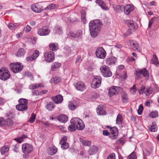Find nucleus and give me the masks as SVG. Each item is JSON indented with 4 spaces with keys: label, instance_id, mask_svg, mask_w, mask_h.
Masks as SVG:
<instances>
[{
    "label": "nucleus",
    "instance_id": "40",
    "mask_svg": "<svg viewBox=\"0 0 159 159\" xmlns=\"http://www.w3.org/2000/svg\"><path fill=\"white\" fill-rule=\"evenodd\" d=\"M124 9V7L123 6L117 5L116 7V10L118 12H120L123 11Z\"/></svg>",
    "mask_w": 159,
    "mask_h": 159
},
{
    "label": "nucleus",
    "instance_id": "62",
    "mask_svg": "<svg viewBox=\"0 0 159 159\" xmlns=\"http://www.w3.org/2000/svg\"><path fill=\"white\" fill-rule=\"evenodd\" d=\"M103 134L104 135L107 136L108 135H110V133L107 130H104L103 131Z\"/></svg>",
    "mask_w": 159,
    "mask_h": 159
},
{
    "label": "nucleus",
    "instance_id": "12",
    "mask_svg": "<svg viewBox=\"0 0 159 159\" xmlns=\"http://www.w3.org/2000/svg\"><path fill=\"white\" fill-rule=\"evenodd\" d=\"M127 45L132 48L133 50L139 51V46L138 43L135 41L133 40H128L127 42Z\"/></svg>",
    "mask_w": 159,
    "mask_h": 159
},
{
    "label": "nucleus",
    "instance_id": "17",
    "mask_svg": "<svg viewBox=\"0 0 159 159\" xmlns=\"http://www.w3.org/2000/svg\"><path fill=\"white\" fill-rule=\"evenodd\" d=\"M39 52L38 51H34V53L31 56L28 57L26 58V60L28 61H31L35 59L39 56Z\"/></svg>",
    "mask_w": 159,
    "mask_h": 159
},
{
    "label": "nucleus",
    "instance_id": "45",
    "mask_svg": "<svg viewBox=\"0 0 159 159\" xmlns=\"http://www.w3.org/2000/svg\"><path fill=\"white\" fill-rule=\"evenodd\" d=\"M69 147V144L66 142H63V143L61 144V148L63 149H66L68 148Z\"/></svg>",
    "mask_w": 159,
    "mask_h": 159
},
{
    "label": "nucleus",
    "instance_id": "4",
    "mask_svg": "<svg viewBox=\"0 0 159 159\" xmlns=\"http://www.w3.org/2000/svg\"><path fill=\"white\" fill-rule=\"evenodd\" d=\"M10 74L7 68L3 67L0 69V79L3 80H6L10 77Z\"/></svg>",
    "mask_w": 159,
    "mask_h": 159
},
{
    "label": "nucleus",
    "instance_id": "27",
    "mask_svg": "<svg viewBox=\"0 0 159 159\" xmlns=\"http://www.w3.org/2000/svg\"><path fill=\"white\" fill-rule=\"evenodd\" d=\"M54 107V103L52 102H50L47 103L46 108L48 111H51L53 109Z\"/></svg>",
    "mask_w": 159,
    "mask_h": 159
},
{
    "label": "nucleus",
    "instance_id": "41",
    "mask_svg": "<svg viewBox=\"0 0 159 159\" xmlns=\"http://www.w3.org/2000/svg\"><path fill=\"white\" fill-rule=\"evenodd\" d=\"M13 124V120L10 119H7L5 120V125L8 126H11Z\"/></svg>",
    "mask_w": 159,
    "mask_h": 159
},
{
    "label": "nucleus",
    "instance_id": "26",
    "mask_svg": "<svg viewBox=\"0 0 159 159\" xmlns=\"http://www.w3.org/2000/svg\"><path fill=\"white\" fill-rule=\"evenodd\" d=\"M82 31L81 30H78L76 32H71L70 36L73 38H77L82 35Z\"/></svg>",
    "mask_w": 159,
    "mask_h": 159
},
{
    "label": "nucleus",
    "instance_id": "56",
    "mask_svg": "<svg viewBox=\"0 0 159 159\" xmlns=\"http://www.w3.org/2000/svg\"><path fill=\"white\" fill-rule=\"evenodd\" d=\"M129 159H136V156L135 153L133 152L128 157Z\"/></svg>",
    "mask_w": 159,
    "mask_h": 159
},
{
    "label": "nucleus",
    "instance_id": "14",
    "mask_svg": "<svg viewBox=\"0 0 159 159\" xmlns=\"http://www.w3.org/2000/svg\"><path fill=\"white\" fill-rule=\"evenodd\" d=\"M117 129L116 127H113L110 129V137L112 139H114L116 138L118 135Z\"/></svg>",
    "mask_w": 159,
    "mask_h": 159
},
{
    "label": "nucleus",
    "instance_id": "29",
    "mask_svg": "<svg viewBox=\"0 0 159 159\" xmlns=\"http://www.w3.org/2000/svg\"><path fill=\"white\" fill-rule=\"evenodd\" d=\"M131 7L130 5H127L125 7H124L123 11L126 14H129L131 11L132 10V8H131Z\"/></svg>",
    "mask_w": 159,
    "mask_h": 159
},
{
    "label": "nucleus",
    "instance_id": "25",
    "mask_svg": "<svg viewBox=\"0 0 159 159\" xmlns=\"http://www.w3.org/2000/svg\"><path fill=\"white\" fill-rule=\"evenodd\" d=\"M44 87L43 84L42 83H40L31 84L29 88L31 89H34L39 87Z\"/></svg>",
    "mask_w": 159,
    "mask_h": 159
},
{
    "label": "nucleus",
    "instance_id": "64",
    "mask_svg": "<svg viewBox=\"0 0 159 159\" xmlns=\"http://www.w3.org/2000/svg\"><path fill=\"white\" fill-rule=\"evenodd\" d=\"M5 101L2 98H0V104L2 105L4 104Z\"/></svg>",
    "mask_w": 159,
    "mask_h": 159
},
{
    "label": "nucleus",
    "instance_id": "11",
    "mask_svg": "<svg viewBox=\"0 0 159 159\" xmlns=\"http://www.w3.org/2000/svg\"><path fill=\"white\" fill-rule=\"evenodd\" d=\"M44 56L45 57V60L48 62H52L53 61L54 59V54L52 52H45Z\"/></svg>",
    "mask_w": 159,
    "mask_h": 159
},
{
    "label": "nucleus",
    "instance_id": "55",
    "mask_svg": "<svg viewBox=\"0 0 159 159\" xmlns=\"http://www.w3.org/2000/svg\"><path fill=\"white\" fill-rule=\"evenodd\" d=\"M143 109V107L142 105L141 104L139 106L138 109V114L139 115H140L141 114L142 112Z\"/></svg>",
    "mask_w": 159,
    "mask_h": 159
},
{
    "label": "nucleus",
    "instance_id": "2",
    "mask_svg": "<svg viewBox=\"0 0 159 159\" xmlns=\"http://www.w3.org/2000/svg\"><path fill=\"white\" fill-rule=\"evenodd\" d=\"M70 123L73 125L79 130H82L85 127V125L82 120L78 118H74L71 119Z\"/></svg>",
    "mask_w": 159,
    "mask_h": 159
},
{
    "label": "nucleus",
    "instance_id": "7",
    "mask_svg": "<svg viewBox=\"0 0 159 159\" xmlns=\"http://www.w3.org/2000/svg\"><path fill=\"white\" fill-rule=\"evenodd\" d=\"M95 54L98 58L103 59L106 57V52L103 48L100 47L96 49Z\"/></svg>",
    "mask_w": 159,
    "mask_h": 159
},
{
    "label": "nucleus",
    "instance_id": "32",
    "mask_svg": "<svg viewBox=\"0 0 159 159\" xmlns=\"http://www.w3.org/2000/svg\"><path fill=\"white\" fill-rule=\"evenodd\" d=\"M61 66V64L58 62H54L53 63L51 67V70L52 71L55 70L56 69L59 68Z\"/></svg>",
    "mask_w": 159,
    "mask_h": 159
},
{
    "label": "nucleus",
    "instance_id": "53",
    "mask_svg": "<svg viewBox=\"0 0 159 159\" xmlns=\"http://www.w3.org/2000/svg\"><path fill=\"white\" fill-rule=\"evenodd\" d=\"M75 127L73 125L71 124V125L69 126L68 129L70 131H74L75 130Z\"/></svg>",
    "mask_w": 159,
    "mask_h": 159
},
{
    "label": "nucleus",
    "instance_id": "34",
    "mask_svg": "<svg viewBox=\"0 0 159 159\" xmlns=\"http://www.w3.org/2000/svg\"><path fill=\"white\" fill-rule=\"evenodd\" d=\"M151 63L155 65H158L159 62L158 60V58L156 54H153V58L151 61Z\"/></svg>",
    "mask_w": 159,
    "mask_h": 159
},
{
    "label": "nucleus",
    "instance_id": "61",
    "mask_svg": "<svg viewBox=\"0 0 159 159\" xmlns=\"http://www.w3.org/2000/svg\"><path fill=\"white\" fill-rule=\"evenodd\" d=\"M5 123V120L2 118H0V125H2Z\"/></svg>",
    "mask_w": 159,
    "mask_h": 159
},
{
    "label": "nucleus",
    "instance_id": "44",
    "mask_svg": "<svg viewBox=\"0 0 159 159\" xmlns=\"http://www.w3.org/2000/svg\"><path fill=\"white\" fill-rule=\"evenodd\" d=\"M56 33L58 34L62 33V28L60 26H57L55 28Z\"/></svg>",
    "mask_w": 159,
    "mask_h": 159
},
{
    "label": "nucleus",
    "instance_id": "42",
    "mask_svg": "<svg viewBox=\"0 0 159 159\" xmlns=\"http://www.w3.org/2000/svg\"><path fill=\"white\" fill-rule=\"evenodd\" d=\"M122 116L120 114H118L116 118V123L118 124H120L122 123Z\"/></svg>",
    "mask_w": 159,
    "mask_h": 159
},
{
    "label": "nucleus",
    "instance_id": "20",
    "mask_svg": "<svg viewBox=\"0 0 159 159\" xmlns=\"http://www.w3.org/2000/svg\"><path fill=\"white\" fill-rule=\"evenodd\" d=\"M96 2L98 3L103 10H107L108 8L105 3L102 0H96Z\"/></svg>",
    "mask_w": 159,
    "mask_h": 159
},
{
    "label": "nucleus",
    "instance_id": "8",
    "mask_svg": "<svg viewBox=\"0 0 159 159\" xmlns=\"http://www.w3.org/2000/svg\"><path fill=\"white\" fill-rule=\"evenodd\" d=\"M22 152L25 154H28L31 152L33 148L32 146L30 144L25 143L22 145Z\"/></svg>",
    "mask_w": 159,
    "mask_h": 159
},
{
    "label": "nucleus",
    "instance_id": "22",
    "mask_svg": "<svg viewBox=\"0 0 159 159\" xmlns=\"http://www.w3.org/2000/svg\"><path fill=\"white\" fill-rule=\"evenodd\" d=\"M16 108L19 111H25L27 109L28 106L26 105H21V104H19L16 106Z\"/></svg>",
    "mask_w": 159,
    "mask_h": 159
},
{
    "label": "nucleus",
    "instance_id": "52",
    "mask_svg": "<svg viewBox=\"0 0 159 159\" xmlns=\"http://www.w3.org/2000/svg\"><path fill=\"white\" fill-rule=\"evenodd\" d=\"M144 93L146 96H148L149 94L152 93V91L151 89L149 88H147L145 89Z\"/></svg>",
    "mask_w": 159,
    "mask_h": 159
},
{
    "label": "nucleus",
    "instance_id": "39",
    "mask_svg": "<svg viewBox=\"0 0 159 159\" xmlns=\"http://www.w3.org/2000/svg\"><path fill=\"white\" fill-rule=\"evenodd\" d=\"M69 108L71 110H75L77 107L76 105L71 102L69 103Z\"/></svg>",
    "mask_w": 159,
    "mask_h": 159
},
{
    "label": "nucleus",
    "instance_id": "43",
    "mask_svg": "<svg viewBox=\"0 0 159 159\" xmlns=\"http://www.w3.org/2000/svg\"><path fill=\"white\" fill-rule=\"evenodd\" d=\"M158 116V112L157 111L152 112L150 114V116L152 118H156Z\"/></svg>",
    "mask_w": 159,
    "mask_h": 159
},
{
    "label": "nucleus",
    "instance_id": "37",
    "mask_svg": "<svg viewBox=\"0 0 159 159\" xmlns=\"http://www.w3.org/2000/svg\"><path fill=\"white\" fill-rule=\"evenodd\" d=\"M28 102V100L27 99L24 98H20L18 101V102L19 103V104H21V105H27V104Z\"/></svg>",
    "mask_w": 159,
    "mask_h": 159
},
{
    "label": "nucleus",
    "instance_id": "23",
    "mask_svg": "<svg viewBox=\"0 0 159 159\" xmlns=\"http://www.w3.org/2000/svg\"><path fill=\"white\" fill-rule=\"evenodd\" d=\"M102 106H99L98 107L97 109V114L99 115H104L106 114V111L103 109Z\"/></svg>",
    "mask_w": 159,
    "mask_h": 159
},
{
    "label": "nucleus",
    "instance_id": "38",
    "mask_svg": "<svg viewBox=\"0 0 159 159\" xmlns=\"http://www.w3.org/2000/svg\"><path fill=\"white\" fill-rule=\"evenodd\" d=\"M9 148L8 147L5 146L1 148V152L2 155H4L6 152H7L9 151Z\"/></svg>",
    "mask_w": 159,
    "mask_h": 159
},
{
    "label": "nucleus",
    "instance_id": "49",
    "mask_svg": "<svg viewBox=\"0 0 159 159\" xmlns=\"http://www.w3.org/2000/svg\"><path fill=\"white\" fill-rule=\"evenodd\" d=\"M157 128L156 125H154L151 126L149 129L150 131L152 132H155L157 130Z\"/></svg>",
    "mask_w": 159,
    "mask_h": 159
},
{
    "label": "nucleus",
    "instance_id": "46",
    "mask_svg": "<svg viewBox=\"0 0 159 159\" xmlns=\"http://www.w3.org/2000/svg\"><path fill=\"white\" fill-rule=\"evenodd\" d=\"M56 8V6L54 4H51L48 6L47 7L45 8L46 10H48L50 9H53Z\"/></svg>",
    "mask_w": 159,
    "mask_h": 159
},
{
    "label": "nucleus",
    "instance_id": "9",
    "mask_svg": "<svg viewBox=\"0 0 159 159\" xmlns=\"http://www.w3.org/2000/svg\"><path fill=\"white\" fill-rule=\"evenodd\" d=\"M50 32L49 28L46 26H43L38 30L37 34L40 36H46L48 35Z\"/></svg>",
    "mask_w": 159,
    "mask_h": 159
},
{
    "label": "nucleus",
    "instance_id": "57",
    "mask_svg": "<svg viewBox=\"0 0 159 159\" xmlns=\"http://www.w3.org/2000/svg\"><path fill=\"white\" fill-rule=\"evenodd\" d=\"M8 26V27L11 30H15L16 28V26L12 23H9Z\"/></svg>",
    "mask_w": 159,
    "mask_h": 159
},
{
    "label": "nucleus",
    "instance_id": "28",
    "mask_svg": "<svg viewBox=\"0 0 159 159\" xmlns=\"http://www.w3.org/2000/svg\"><path fill=\"white\" fill-rule=\"evenodd\" d=\"M32 10L37 13H40L41 11V8L38 5H33L31 6Z\"/></svg>",
    "mask_w": 159,
    "mask_h": 159
},
{
    "label": "nucleus",
    "instance_id": "5",
    "mask_svg": "<svg viewBox=\"0 0 159 159\" xmlns=\"http://www.w3.org/2000/svg\"><path fill=\"white\" fill-rule=\"evenodd\" d=\"M10 66L11 70L14 73H17L21 71L23 68V66L18 62L11 63Z\"/></svg>",
    "mask_w": 159,
    "mask_h": 159
},
{
    "label": "nucleus",
    "instance_id": "13",
    "mask_svg": "<svg viewBox=\"0 0 159 159\" xmlns=\"http://www.w3.org/2000/svg\"><path fill=\"white\" fill-rule=\"evenodd\" d=\"M120 88L118 87H111L109 90L108 94L110 97L117 94L120 91Z\"/></svg>",
    "mask_w": 159,
    "mask_h": 159
},
{
    "label": "nucleus",
    "instance_id": "30",
    "mask_svg": "<svg viewBox=\"0 0 159 159\" xmlns=\"http://www.w3.org/2000/svg\"><path fill=\"white\" fill-rule=\"evenodd\" d=\"M57 148L54 146H52L49 148L48 152L49 154L53 155L57 152Z\"/></svg>",
    "mask_w": 159,
    "mask_h": 159
},
{
    "label": "nucleus",
    "instance_id": "35",
    "mask_svg": "<svg viewBox=\"0 0 159 159\" xmlns=\"http://www.w3.org/2000/svg\"><path fill=\"white\" fill-rule=\"evenodd\" d=\"M49 47L50 49L52 51L56 50L57 49V45L54 43H51L49 45Z\"/></svg>",
    "mask_w": 159,
    "mask_h": 159
},
{
    "label": "nucleus",
    "instance_id": "59",
    "mask_svg": "<svg viewBox=\"0 0 159 159\" xmlns=\"http://www.w3.org/2000/svg\"><path fill=\"white\" fill-rule=\"evenodd\" d=\"M107 159H115V154L112 153L107 157Z\"/></svg>",
    "mask_w": 159,
    "mask_h": 159
},
{
    "label": "nucleus",
    "instance_id": "60",
    "mask_svg": "<svg viewBox=\"0 0 159 159\" xmlns=\"http://www.w3.org/2000/svg\"><path fill=\"white\" fill-rule=\"evenodd\" d=\"M144 90H145V86H142L139 91V93L140 94H143V93L144 92Z\"/></svg>",
    "mask_w": 159,
    "mask_h": 159
},
{
    "label": "nucleus",
    "instance_id": "21",
    "mask_svg": "<svg viewBox=\"0 0 159 159\" xmlns=\"http://www.w3.org/2000/svg\"><path fill=\"white\" fill-rule=\"evenodd\" d=\"M98 151L97 148L93 146L90 147L88 151V153L89 155H92L95 154Z\"/></svg>",
    "mask_w": 159,
    "mask_h": 159
},
{
    "label": "nucleus",
    "instance_id": "10",
    "mask_svg": "<svg viewBox=\"0 0 159 159\" xmlns=\"http://www.w3.org/2000/svg\"><path fill=\"white\" fill-rule=\"evenodd\" d=\"M134 75L136 76V79H138L141 77L142 75H143L144 77L148 75V73L146 69L144 68L142 70L140 69L136 70L134 71Z\"/></svg>",
    "mask_w": 159,
    "mask_h": 159
},
{
    "label": "nucleus",
    "instance_id": "19",
    "mask_svg": "<svg viewBox=\"0 0 159 159\" xmlns=\"http://www.w3.org/2000/svg\"><path fill=\"white\" fill-rule=\"evenodd\" d=\"M57 119L59 121L62 123L66 122L68 120L67 116L65 115H59L57 117Z\"/></svg>",
    "mask_w": 159,
    "mask_h": 159
},
{
    "label": "nucleus",
    "instance_id": "15",
    "mask_svg": "<svg viewBox=\"0 0 159 159\" xmlns=\"http://www.w3.org/2000/svg\"><path fill=\"white\" fill-rule=\"evenodd\" d=\"M75 87L77 90L81 91H84L86 89L85 85L81 81L78 82L76 84Z\"/></svg>",
    "mask_w": 159,
    "mask_h": 159
},
{
    "label": "nucleus",
    "instance_id": "36",
    "mask_svg": "<svg viewBox=\"0 0 159 159\" xmlns=\"http://www.w3.org/2000/svg\"><path fill=\"white\" fill-rule=\"evenodd\" d=\"M61 81V79L60 77H55L52 79L51 80V83L53 82L55 84H58V83L60 82Z\"/></svg>",
    "mask_w": 159,
    "mask_h": 159
},
{
    "label": "nucleus",
    "instance_id": "24",
    "mask_svg": "<svg viewBox=\"0 0 159 159\" xmlns=\"http://www.w3.org/2000/svg\"><path fill=\"white\" fill-rule=\"evenodd\" d=\"M121 97L122 100L123 102H128V97L126 93L125 92H123L121 93Z\"/></svg>",
    "mask_w": 159,
    "mask_h": 159
},
{
    "label": "nucleus",
    "instance_id": "6",
    "mask_svg": "<svg viewBox=\"0 0 159 159\" xmlns=\"http://www.w3.org/2000/svg\"><path fill=\"white\" fill-rule=\"evenodd\" d=\"M101 81L102 78L100 76H95L91 83V87L94 89L99 87L101 84Z\"/></svg>",
    "mask_w": 159,
    "mask_h": 159
},
{
    "label": "nucleus",
    "instance_id": "47",
    "mask_svg": "<svg viewBox=\"0 0 159 159\" xmlns=\"http://www.w3.org/2000/svg\"><path fill=\"white\" fill-rule=\"evenodd\" d=\"M107 63L108 65H112L114 64L115 61L111 58H109L106 59Z\"/></svg>",
    "mask_w": 159,
    "mask_h": 159
},
{
    "label": "nucleus",
    "instance_id": "50",
    "mask_svg": "<svg viewBox=\"0 0 159 159\" xmlns=\"http://www.w3.org/2000/svg\"><path fill=\"white\" fill-rule=\"evenodd\" d=\"M136 91L135 85H134L130 89V92L131 93L134 94Z\"/></svg>",
    "mask_w": 159,
    "mask_h": 159
},
{
    "label": "nucleus",
    "instance_id": "51",
    "mask_svg": "<svg viewBox=\"0 0 159 159\" xmlns=\"http://www.w3.org/2000/svg\"><path fill=\"white\" fill-rule=\"evenodd\" d=\"M35 114L32 113L31 115V116L30 117L29 121L31 123H33L35 119Z\"/></svg>",
    "mask_w": 159,
    "mask_h": 159
},
{
    "label": "nucleus",
    "instance_id": "63",
    "mask_svg": "<svg viewBox=\"0 0 159 159\" xmlns=\"http://www.w3.org/2000/svg\"><path fill=\"white\" fill-rule=\"evenodd\" d=\"M154 22L153 19H152L150 21H149V23L148 25V27L149 28H150L151 26L152 25V24Z\"/></svg>",
    "mask_w": 159,
    "mask_h": 159
},
{
    "label": "nucleus",
    "instance_id": "48",
    "mask_svg": "<svg viewBox=\"0 0 159 159\" xmlns=\"http://www.w3.org/2000/svg\"><path fill=\"white\" fill-rule=\"evenodd\" d=\"M81 13L82 15L81 17L82 19L84 22L86 20L85 18V12L84 10H82L81 11Z\"/></svg>",
    "mask_w": 159,
    "mask_h": 159
},
{
    "label": "nucleus",
    "instance_id": "31",
    "mask_svg": "<svg viewBox=\"0 0 159 159\" xmlns=\"http://www.w3.org/2000/svg\"><path fill=\"white\" fill-rule=\"evenodd\" d=\"M25 53V51L22 48L19 49L16 54V56L17 57H21L24 55Z\"/></svg>",
    "mask_w": 159,
    "mask_h": 159
},
{
    "label": "nucleus",
    "instance_id": "58",
    "mask_svg": "<svg viewBox=\"0 0 159 159\" xmlns=\"http://www.w3.org/2000/svg\"><path fill=\"white\" fill-rule=\"evenodd\" d=\"M132 33V31L131 30L129 29H128L127 31L124 34V35L125 37H127L130 34Z\"/></svg>",
    "mask_w": 159,
    "mask_h": 159
},
{
    "label": "nucleus",
    "instance_id": "1",
    "mask_svg": "<svg viewBox=\"0 0 159 159\" xmlns=\"http://www.w3.org/2000/svg\"><path fill=\"white\" fill-rule=\"evenodd\" d=\"M102 25V22L99 20H95L90 22L89 28L92 37L95 38L98 35Z\"/></svg>",
    "mask_w": 159,
    "mask_h": 159
},
{
    "label": "nucleus",
    "instance_id": "33",
    "mask_svg": "<svg viewBox=\"0 0 159 159\" xmlns=\"http://www.w3.org/2000/svg\"><path fill=\"white\" fill-rule=\"evenodd\" d=\"M80 142L84 146H89L91 144V142L90 141L84 140L81 138H80Z\"/></svg>",
    "mask_w": 159,
    "mask_h": 159
},
{
    "label": "nucleus",
    "instance_id": "54",
    "mask_svg": "<svg viewBox=\"0 0 159 159\" xmlns=\"http://www.w3.org/2000/svg\"><path fill=\"white\" fill-rule=\"evenodd\" d=\"M31 27L28 25H26L24 28V31L26 33L30 32L31 30Z\"/></svg>",
    "mask_w": 159,
    "mask_h": 159
},
{
    "label": "nucleus",
    "instance_id": "18",
    "mask_svg": "<svg viewBox=\"0 0 159 159\" xmlns=\"http://www.w3.org/2000/svg\"><path fill=\"white\" fill-rule=\"evenodd\" d=\"M128 26L130 30H135L137 28V25L135 23L131 20H128L126 21Z\"/></svg>",
    "mask_w": 159,
    "mask_h": 159
},
{
    "label": "nucleus",
    "instance_id": "16",
    "mask_svg": "<svg viewBox=\"0 0 159 159\" xmlns=\"http://www.w3.org/2000/svg\"><path fill=\"white\" fill-rule=\"evenodd\" d=\"M52 99L56 103L59 104L61 103L63 101L62 96L61 95H58L52 98Z\"/></svg>",
    "mask_w": 159,
    "mask_h": 159
},
{
    "label": "nucleus",
    "instance_id": "3",
    "mask_svg": "<svg viewBox=\"0 0 159 159\" xmlns=\"http://www.w3.org/2000/svg\"><path fill=\"white\" fill-rule=\"evenodd\" d=\"M100 70L104 77H110L112 75V73L109 67L106 65H103L101 66Z\"/></svg>",
    "mask_w": 159,
    "mask_h": 159
}]
</instances>
